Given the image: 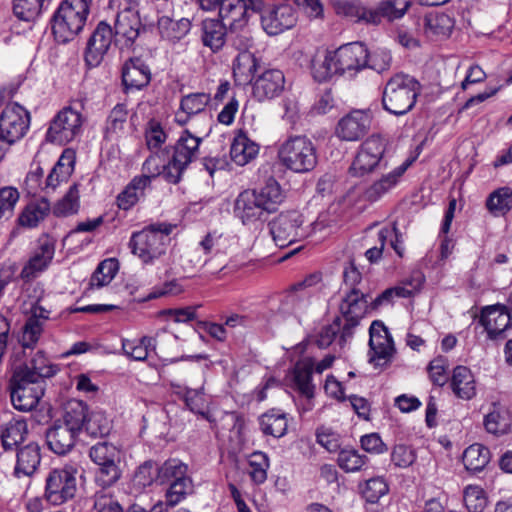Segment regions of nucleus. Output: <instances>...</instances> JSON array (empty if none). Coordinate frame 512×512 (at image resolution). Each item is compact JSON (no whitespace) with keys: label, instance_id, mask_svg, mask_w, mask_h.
<instances>
[{"label":"nucleus","instance_id":"1","mask_svg":"<svg viewBox=\"0 0 512 512\" xmlns=\"http://www.w3.org/2000/svg\"><path fill=\"white\" fill-rule=\"evenodd\" d=\"M204 136L184 130L173 146L154 151L144 162L143 170L152 176H162L168 183L177 184L184 172L199 155Z\"/></svg>","mask_w":512,"mask_h":512},{"label":"nucleus","instance_id":"23","mask_svg":"<svg viewBox=\"0 0 512 512\" xmlns=\"http://www.w3.org/2000/svg\"><path fill=\"white\" fill-rule=\"evenodd\" d=\"M255 11L252 0H224L220 6L219 20L226 23L229 29H241Z\"/></svg>","mask_w":512,"mask_h":512},{"label":"nucleus","instance_id":"62","mask_svg":"<svg viewBox=\"0 0 512 512\" xmlns=\"http://www.w3.org/2000/svg\"><path fill=\"white\" fill-rule=\"evenodd\" d=\"M128 110L126 105L117 104L110 112L107 121L105 133L106 137L112 134H117L124 129V125L127 121Z\"/></svg>","mask_w":512,"mask_h":512},{"label":"nucleus","instance_id":"22","mask_svg":"<svg viewBox=\"0 0 512 512\" xmlns=\"http://www.w3.org/2000/svg\"><path fill=\"white\" fill-rule=\"evenodd\" d=\"M479 323L485 328L490 339H497L511 326L510 311L503 304L486 306L481 310Z\"/></svg>","mask_w":512,"mask_h":512},{"label":"nucleus","instance_id":"54","mask_svg":"<svg viewBox=\"0 0 512 512\" xmlns=\"http://www.w3.org/2000/svg\"><path fill=\"white\" fill-rule=\"evenodd\" d=\"M210 100V95L207 93H191L182 97L180 109L188 116L200 114L207 121L208 117L205 108Z\"/></svg>","mask_w":512,"mask_h":512},{"label":"nucleus","instance_id":"27","mask_svg":"<svg viewBox=\"0 0 512 512\" xmlns=\"http://www.w3.org/2000/svg\"><path fill=\"white\" fill-rule=\"evenodd\" d=\"M27 422L19 417H12L0 424V445L5 452L15 451L28 436Z\"/></svg>","mask_w":512,"mask_h":512},{"label":"nucleus","instance_id":"16","mask_svg":"<svg viewBox=\"0 0 512 512\" xmlns=\"http://www.w3.org/2000/svg\"><path fill=\"white\" fill-rule=\"evenodd\" d=\"M116 43L126 48L132 47L137 38L146 31L142 24L139 12L132 8H125L117 13L114 28Z\"/></svg>","mask_w":512,"mask_h":512},{"label":"nucleus","instance_id":"9","mask_svg":"<svg viewBox=\"0 0 512 512\" xmlns=\"http://www.w3.org/2000/svg\"><path fill=\"white\" fill-rule=\"evenodd\" d=\"M269 225L273 240L280 248L302 241L309 235L304 217L297 211L282 212Z\"/></svg>","mask_w":512,"mask_h":512},{"label":"nucleus","instance_id":"34","mask_svg":"<svg viewBox=\"0 0 512 512\" xmlns=\"http://www.w3.org/2000/svg\"><path fill=\"white\" fill-rule=\"evenodd\" d=\"M16 465L14 474L17 477L32 476L41 462L40 447L37 443L31 442L16 449Z\"/></svg>","mask_w":512,"mask_h":512},{"label":"nucleus","instance_id":"48","mask_svg":"<svg viewBox=\"0 0 512 512\" xmlns=\"http://www.w3.org/2000/svg\"><path fill=\"white\" fill-rule=\"evenodd\" d=\"M462 460L468 471L480 472L490 461V451L487 447L475 443L465 449Z\"/></svg>","mask_w":512,"mask_h":512},{"label":"nucleus","instance_id":"18","mask_svg":"<svg viewBox=\"0 0 512 512\" xmlns=\"http://www.w3.org/2000/svg\"><path fill=\"white\" fill-rule=\"evenodd\" d=\"M54 254L55 240L47 234L41 235L38 239L36 250L21 271V278L31 280L39 273L45 271L50 265Z\"/></svg>","mask_w":512,"mask_h":512},{"label":"nucleus","instance_id":"2","mask_svg":"<svg viewBox=\"0 0 512 512\" xmlns=\"http://www.w3.org/2000/svg\"><path fill=\"white\" fill-rule=\"evenodd\" d=\"M91 0H63L51 19L52 33L58 43L74 40L83 30Z\"/></svg>","mask_w":512,"mask_h":512},{"label":"nucleus","instance_id":"7","mask_svg":"<svg viewBox=\"0 0 512 512\" xmlns=\"http://www.w3.org/2000/svg\"><path fill=\"white\" fill-rule=\"evenodd\" d=\"M77 468L66 465L51 469L45 478L44 498L52 505L72 500L77 492Z\"/></svg>","mask_w":512,"mask_h":512},{"label":"nucleus","instance_id":"3","mask_svg":"<svg viewBox=\"0 0 512 512\" xmlns=\"http://www.w3.org/2000/svg\"><path fill=\"white\" fill-rule=\"evenodd\" d=\"M174 227L167 223H157L133 232L128 243L132 254L144 264H152L166 253L169 235Z\"/></svg>","mask_w":512,"mask_h":512},{"label":"nucleus","instance_id":"44","mask_svg":"<svg viewBox=\"0 0 512 512\" xmlns=\"http://www.w3.org/2000/svg\"><path fill=\"white\" fill-rule=\"evenodd\" d=\"M485 206L494 217L505 216L512 208V189L500 187L489 194Z\"/></svg>","mask_w":512,"mask_h":512},{"label":"nucleus","instance_id":"26","mask_svg":"<svg viewBox=\"0 0 512 512\" xmlns=\"http://www.w3.org/2000/svg\"><path fill=\"white\" fill-rule=\"evenodd\" d=\"M233 211L235 217L244 225L267 218L255 196V191L251 189L244 190L237 196Z\"/></svg>","mask_w":512,"mask_h":512},{"label":"nucleus","instance_id":"14","mask_svg":"<svg viewBox=\"0 0 512 512\" xmlns=\"http://www.w3.org/2000/svg\"><path fill=\"white\" fill-rule=\"evenodd\" d=\"M369 334V362L376 368L386 366L395 352L388 328L383 322L375 320L370 326Z\"/></svg>","mask_w":512,"mask_h":512},{"label":"nucleus","instance_id":"19","mask_svg":"<svg viewBox=\"0 0 512 512\" xmlns=\"http://www.w3.org/2000/svg\"><path fill=\"white\" fill-rule=\"evenodd\" d=\"M30 312L31 314L22 328V335L19 340L24 353L26 349L32 350L36 346L43 333V324L51 314L50 310L40 304V299L31 306Z\"/></svg>","mask_w":512,"mask_h":512},{"label":"nucleus","instance_id":"39","mask_svg":"<svg viewBox=\"0 0 512 512\" xmlns=\"http://www.w3.org/2000/svg\"><path fill=\"white\" fill-rule=\"evenodd\" d=\"M450 385L455 395L461 399L470 400L476 395L474 376L465 366L454 368Z\"/></svg>","mask_w":512,"mask_h":512},{"label":"nucleus","instance_id":"43","mask_svg":"<svg viewBox=\"0 0 512 512\" xmlns=\"http://www.w3.org/2000/svg\"><path fill=\"white\" fill-rule=\"evenodd\" d=\"M51 206L46 198L29 203L18 217L22 227L35 228L49 214Z\"/></svg>","mask_w":512,"mask_h":512},{"label":"nucleus","instance_id":"60","mask_svg":"<svg viewBox=\"0 0 512 512\" xmlns=\"http://www.w3.org/2000/svg\"><path fill=\"white\" fill-rule=\"evenodd\" d=\"M120 462H114L98 466L95 472V483L102 487V490L113 486L121 478L122 471L119 467Z\"/></svg>","mask_w":512,"mask_h":512},{"label":"nucleus","instance_id":"53","mask_svg":"<svg viewBox=\"0 0 512 512\" xmlns=\"http://www.w3.org/2000/svg\"><path fill=\"white\" fill-rule=\"evenodd\" d=\"M368 460L365 454H360L354 448H343L339 450L337 464L343 471L352 473L362 470Z\"/></svg>","mask_w":512,"mask_h":512},{"label":"nucleus","instance_id":"17","mask_svg":"<svg viewBox=\"0 0 512 512\" xmlns=\"http://www.w3.org/2000/svg\"><path fill=\"white\" fill-rule=\"evenodd\" d=\"M113 37L112 27L105 21L97 24L90 35L84 51V60L87 66H99L107 54Z\"/></svg>","mask_w":512,"mask_h":512},{"label":"nucleus","instance_id":"33","mask_svg":"<svg viewBox=\"0 0 512 512\" xmlns=\"http://www.w3.org/2000/svg\"><path fill=\"white\" fill-rule=\"evenodd\" d=\"M201 41L213 53L219 52L226 44L227 25L219 19L207 18L201 23Z\"/></svg>","mask_w":512,"mask_h":512},{"label":"nucleus","instance_id":"63","mask_svg":"<svg viewBox=\"0 0 512 512\" xmlns=\"http://www.w3.org/2000/svg\"><path fill=\"white\" fill-rule=\"evenodd\" d=\"M464 504L468 512H483L487 505V498L479 486H468L464 490Z\"/></svg>","mask_w":512,"mask_h":512},{"label":"nucleus","instance_id":"57","mask_svg":"<svg viewBox=\"0 0 512 512\" xmlns=\"http://www.w3.org/2000/svg\"><path fill=\"white\" fill-rule=\"evenodd\" d=\"M192 490L193 485L191 478L188 476L182 477L170 483L165 493V502H167L170 507H173L185 499L186 495L191 493Z\"/></svg>","mask_w":512,"mask_h":512},{"label":"nucleus","instance_id":"35","mask_svg":"<svg viewBox=\"0 0 512 512\" xmlns=\"http://www.w3.org/2000/svg\"><path fill=\"white\" fill-rule=\"evenodd\" d=\"M253 190L266 216L276 212L284 199L282 188L273 177L268 178L264 185Z\"/></svg>","mask_w":512,"mask_h":512},{"label":"nucleus","instance_id":"11","mask_svg":"<svg viewBox=\"0 0 512 512\" xmlns=\"http://www.w3.org/2000/svg\"><path fill=\"white\" fill-rule=\"evenodd\" d=\"M10 399L13 407L21 412L34 410L44 395L42 382L26 378L24 374L13 372L9 381Z\"/></svg>","mask_w":512,"mask_h":512},{"label":"nucleus","instance_id":"32","mask_svg":"<svg viewBox=\"0 0 512 512\" xmlns=\"http://www.w3.org/2000/svg\"><path fill=\"white\" fill-rule=\"evenodd\" d=\"M410 6V1L383 0L375 8H369L368 24L379 25L382 19H386L388 22L401 19Z\"/></svg>","mask_w":512,"mask_h":512},{"label":"nucleus","instance_id":"38","mask_svg":"<svg viewBox=\"0 0 512 512\" xmlns=\"http://www.w3.org/2000/svg\"><path fill=\"white\" fill-rule=\"evenodd\" d=\"M259 152V146L247 135L240 131L233 139L230 148V156L232 161L239 165L244 166L253 160Z\"/></svg>","mask_w":512,"mask_h":512},{"label":"nucleus","instance_id":"20","mask_svg":"<svg viewBox=\"0 0 512 512\" xmlns=\"http://www.w3.org/2000/svg\"><path fill=\"white\" fill-rule=\"evenodd\" d=\"M296 22V12L288 4L275 5L261 14L262 26L269 35H278L292 28Z\"/></svg>","mask_w":512,"mask_h":512},{"label":"nucleus","instance_id":"42","mask_svg":"<svg viewBox=\"0 0 512 512\" xmlns=\"http://www.w3.org/2000/svg\"><path fill=\"white\" fill-rule=\"evenodd\" d=\"M454 27V20L445 13H429L424 18V33L429 38L448 37Z\"/></svg>","mask_w":512,"mask_h":512},{"label":"nucleus","instance_id":"10","mask_svg":"<svg viewBox=\"0 0 512 512\" xmlns=\"http://www.w3.org/2000/svg\"><path fill=\"white\" fill-rule=\"evenodd\" d=\"M368 310L367 295L357 288H350L339 305V311L344 324L342 326L339 342L341 345L350 340L361 319Z\"/></svg>","mask_w":512,"mask_h":512},{"label":"nucleus","instance_id":"45","mask_svg":"<svg viewBox=\"0 0 512 512\" xmlns=\"http://www.w3.org/2000/svg\"><path fill=\"white\" fill-rule=\"evenodd\" d=\"M311 73L315 81L320 83L326 82L334 75L339 74L333 51H326L322 57L320 55L315 56L311 62Z\"/></svg>","mask_w":512,"mask_h":512},{"label":"nucleus","instance_id":"29","mask_svg":"<svg viewBox=\"0 0 512 512\" xmlns=\"http://www.w3.org/2000/svg\"><path fill=\"white\" fill-rule=\"evenodd\" d=\"M314 366V360L310 357H306L299 360L295 364L293 370V381L295 388L307 399V405L304 408L306 411L312 408L311 400L314 397L315 386L312 383V373Z\"/></svg>","mask_w":512,"mask_h":512},{"label":"nucleus","instance_id":"50","mask_svg":"<svg viewBox=\"0 0 512 512\" xmlns=\"http://www.w3.org/2000/svg\"><path fill=\"white\" fill-rule=\"evenodd\" d=\"M333 7L337 15L368 24L369 8L363 6L359 1L335 0Z\"/></svg>","mask_w":512,"mask_h":512},{"label":"nucleus","instance_id":"24","mask_svg":"<svg viewBox=\"0 0 512 512\" xmlns=\"http://www.w3.org/2000/svg\"><path fill=\"white\" fill-rule=\"evenodd\" d=\"M79 433L55 420L45 432L48 448L57 455L68 454L75 446Z\"/></svg>","mask_w":512,"mask_h":512},{"label":"nucleus","instance_id":"40","mask_svg":"<svg viewBox=\"0 0 512 512\" xmlns=\"http://www.w3.org/2000/svg\"><path fill=\"white\" fill-rule=\"evenodd\" d=\"M259 63L251 52L238 53L233 62V76L239 85L250 84L257 72Z\"/></svg>","mask_w":512,"mask_h":512},{"label":"nucleus","instance_id":"46","mask_svg":"<svg viewBox=\"0 0 512 512\" xmlns=\"http://www.w3.org/2000/svg\"><path fill=\"white\" fill-rule=\"evenodd\" d=\"M493 409L485 416L484 426L487 432L494 435H504L511 427V418L507 409L493 403Z\"/></svg>","mask_w":512,"mask_h":512},{"label":"nucleus","instance_id":"30","mask_svg":"<svg viewBox=\"0 0 512 512\" xmlns=\"http://www.w3.org/2000/svg\"><path fill=\"white\" fill-rule=\"evenodd\" d=\"M57 370V366L51 364L42 351H38L28 363L16 366L13 372L24 374L26 378L42 382L45 385V379L53 377Z\"/></svg>","mask_w":512,"mask_h":512},{"label":"nucleus","instance_id":"64","mask_svg":"<svg viewBox=\"0 0 512 512\" xmlns=\"http://www.w3.org/2000/svg\"><path fill=\"white\" fill-rule=\"evenodd\" d=\"M414 289H409L405 286H395L386 289L379 294L372 302L371 308L378 309L379 307L390 305L393 303L394 298H408L413 295Z\"/></svg>","mask_w":512,"mask_h":512},{"label":"nucleus","instance_id":"49","mask_svg":"<svg viewBox=\"0 0 512 512\" xmlns=\"http://www.w3.org/2000/svg\"><path fill=\"white\" fill-rule=\"evenodd\" d=\"M52 0H13L15 16L24 21L36 19L43 10L47 9Z\"/></svg>","mask_w":512,"mask_h":512},{"label":"nucleus","instance_id":"28","mask_svg":"<svg viewBox=\"0 0 512 512\" xmlns=\"http://www.w3.org/2000/svg\"><path fill=\"white\" fill-rule=\"evenodd\" d=\"M150 80V68L141 58H130L124 63L122 67V82L126 90H140L147 86Z\"/></svg>","mask_w":512,"mask_h":512},{"label":"nucleus","instance_id":"37","mask_svg":"<svg viewBox=\"0 0 512 512\" xmlns=\"http://www.w3.org/2000/svg\"><path fill=\"white\" fill-rule=\"evenodd\" d=\"M88 405L81 400L71 399L63 407L60 423L80 434L88 417Z\"/></svg>","mask_w":512,"mask_h":512},{"label":"nucleus","instance_id":"31","mask_svg":"<svg viewBox=\"0 0 512 512\" xmlns=\"http://www.w3.org/2000/svg\"><path fill=\"white\" fill-rule=\"evenodd\" d=\"M411 161L406 160L400 166L396 167L387 174H384L378 180L374 181L364 192L366 200L375 202L383 195L391 191L399 183L401 177L404 175Z\"/></svg>","mask_w":512,"mask_h":512},{"label":"nucleus","instance_id":"59","mask_svg":"<svg viewBox=\"0 0 512 512\" xmlns=\"http://www.w3.org/2000/svg\"><path fill=\"white\" fill-rule=\"evenodd\" d=\"M118 270V263L114 259L102 261L91 277V285L98 288L108 285L115 277Z\"/></svg>","mask_w":512,"mask_h":512},{"label":"nucleus","instance_id":"5","mask_svg":"<svg viewBox=\"0 0 512 512\" xmlns=\"http://www.w3.org/2000/svg\"><path fill=\"white\" fill-rule=\"evenodd\" d=\"M280 163L295 173H307L317 165V150L306 136H292L284 141L279 150Z\"/></svg>","mask_w":512,"mask_h":512},{"label":"nucleus","instance_id":"47","mask_svg":"<svg viewBox=\"0 0 512 512\" xmlns=\"http://www.w3.org/2000/svg\"><path fill=\"white\" fill-rule=\"evenodd\" d=\"M261 431L265 435H271L275 438L284 436L287 432V418L285 413L272 409L259 418Z\"/></svg>","mask_w":512,"mask_h":512},{"label":"nucleus","instance_id":"25","mask_svg":"<svg viewBox=\"0 0 512 512\" xmlns=\"http://www.w3.org/2000/svg\"><path fill=\"white\" fill-rule=\"evenodd\" d=\"M284 87L283 72L278 69H268L253 83V95L258 101L273 99L281 95Z\"/></svg>","mask_w":512,"mask_h":512},{"label":"nucleus","instance_id":"56","mask_svg":"<svg viewBox=\"0 0 512 512\" xmlns=\"http://www.w3.org/2000/svg\"><path fill=\"white\" fill-rule=\"evenodd\" d=\"M73 171V161L62 155L46 179L45 189L54 191L62 182H66Z\"/></svg>","mask_w":512,"mask_h":512},{"label":"nucleus","instance_id":"36","mask_svg":"<svg viewBox=\"0 0 512 512\" xmlns=\"http://www.w3.org/2000/svg\"><path fill=\"white\" fill-rule=\"evenodd\" d=\"M154 177L151 174L135 176L117 196V206L122 210H129L133 207L140 198L144 197L145 189L150 187L151 178Z\"/></svg>","mask_w":512,"mask_h":512},{"label":"nucleus","instance_id":"21","mask_svg":"<svg viewBox=\"0 0 512 512\" xmlns=\"http://www.w3.org/2000/svg\"><path fill=\"white\" fill-rule=\"evenodd\" d=\"M370 126V114L362 110H354L339 120L336 135L345 141H357L368 132Z\"/></svg>","mask_w":512,"mask_h":512},{"label":"nucleus","instance_id":"4","mask_svg":"<svg viewBox=\"0 0 512 512\" xmlns=\"http://www.w3.org/2000/svg\"><path fill=\"white\" fill-rule=\"evenodd\" d=\"M420 84L408 74L398 73L392 76L386 83L383 95V108L394 115H404L415 105Z\"/></svg>","mask_w":512,"mask_h":512},{"label":"nucleus","instance_id":"13","mask_svg":"<svg viewBox=\"0 0 512 512\" xmlns=\"http://www.w3.org/2000/svg\"><path fill=\"white\" fill-rule=\"evenodd\" d=\"M386 140L379 135H372L360 146V149L350 167L353 176H363L381 166V160L386 150Z\"/></svg>","mask_w":512,"mask_h":512},{"label":"nucleus","instance_id":"6","mask_svg":"<svg viewBox=\"0 0 512 512\" xmlns=\"http://www.w3.org/2000/svg\"><path fill=\"white\" fill-rule=\"evenodd\" d=\"M83 107V101L76 100L72 102V105L61 109L50 122L46 133V140L51 143L64 145L80 136L85 121L81 113Z\"/></svg>","mask_w":512,"mask_h":512},{"label":"nucleus","instance_id":"51","mask_svg":"<svg viewBox=\"0 0 512 512\" xmlns=\"http://www.w3.org/2000/svg\"><path fill=\"white\" fill-rule=\"evenodd\" d=\"M79 185L74 183L69 190L53 207L52 212L57 217H66L76 214L80 208Z\"/></svg>","mask_w":512,"mask_h":512},{"label":"nucleus","instance_id":"52","mask_svg":"<svg viewBox=\"0 0 512 512\" xmlns=\"http://www.w3.org/2000/svg\"><path fill=\"white\" fill-rule=\"evenodd\" d=\"M188 466L179 459H168L163 464H157V478L160 484L173 482L187 476Z\"/></svg>","mask_w":512,"mask_h":512},{"label":"nucleus","instance_id":"15","mask_svg":"<svg viewBox=\"0 0 512 512\" xmlns=\"http://www.w3.org/2000/svg\"><path fill=\"white\" fill-rule=\"evenodd\" d=\"M339 75L355 73L367 68L369 51L365 44L353 42L340 46L333 51Z\"/></svg>","mask_w":512,"mask_h":512},{"label":"nucleus","instance_id":"58","mask_svg":"<svg viewBox=\"0 0 512 512\" xmlns=\"http://www.w3.org/2000/svg\"><path fill=\"white\" fill-rule=\"evenodd\" d=\"M83 429L91 437H103L109 434L111 425L103 412H88Z\"/></svg>","mask_w":512,"mask_h":512},{"label":"nucleus","instance_id":"41","mask_svg":"<svg viewBox=\"0 0 512 512\" xmlns=\"http://www.w3.org/2000/svg\"><path fill=\"white\" fill-rule=\"evenodd\" d=\"M191 29V22L187 18L174 20L168 16L158 19V30L161 37L171 42L183 39Z\"/></svg>","mask_w":512,"mask_h":512},{"label":"nucleus","instance_id":"61","mask_svg":"<svg viewBox=\"0 0 512 512\" xmlns=\"http://www.w3.org/2000/svg\"><path fill=\"white\" fill-rule=\"evenodd\" d=\"M250 471L249 475L253 482L262 484L267 479V470L269 468L268 456L260 451L253 452L249 460Z\"/></svg>","mask_w":512,"mask_h":512},{"label":"nucleus","instance_id":"8","mask_svg":"<svg viewBox=\"0 0 512 512\" xmlns=\"http://www.w3.org/2000/svg\"><path fill=\"white\" fill-rule=\"evenodd\" d=\"M177 342L178 337L176 335L161 330L153 338L144 336L138 340H123L122 349L125 355L136 361H144L148 356L150 347H153L160 357L167 359L172 354Z\"/></svg>","mask_w":512,"mask_h":512},{"label":"nucleus","instance_id":"12","mask_svg":"<svg viewBox=\"0 0 512 512\" xmlns=\"http://www.w3.org/2000/svg\"><path fill=\"white\" fill-rule=\"evenodd\" d=\"M29 124V112L17 102H9L0 113V137L15 143L24 137Z\"/></svg>","mask_w":512,"mask_h":512},{"label":"nucleus","instance_id":"55","mask_svg":"<svg viewBox=\"0 0 512 512\" xmlns=\"http://www.w3.org/2000/svg\"><path fill=\"white\" fill-rule=\"evenodd\" d=\"M89 457L97 466L120 462V452L116 446L108 442H99L89 450Z\"/></svg>","mask_w":512,"mask_h":512}]
</instances>
